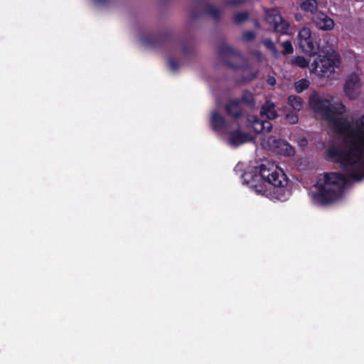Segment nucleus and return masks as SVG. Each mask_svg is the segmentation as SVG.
<instances>
[{
  "mask_svg": "<svg viewBox=\"0 0 364 364\" xmlns=\"http://www.w3.org/2000/svg\"><path fill=\"white\" fill-rule=\"evenodd\" d=\"M249 14L247 11L236 13L233 16V21L236 24L241 23L247 20Z\"/></svg>",
  "mask_w": 364,
  "mask_h": 364,
  "instance_id": "27",
  "label": "nucleus"
},
{
  "mask_svg": "<svg viewBox=\"0 0 364 364\" xmlns=\"http://www.w3.org/2000/svg\"><path fill=\"white\" fill-rule=\"evenodd\" d=\"M309 80L306 78H303L294 82V89L297 93H301L303 91L309 88Z\"/></svg>",
  "mask_w": 364,
  "mask_h": 364,
  "instance_id": "23",
  "label": "nucleus"
},
{
  "mask_svg": "<svg viewBox=\"0 0 364 364\" xmlns=\"http://www.w3.org/2000/svg\"><path fill=\"white\" fill-rule=\"evenodd\" d=\"M218 54L220 60L230 68L238 70L242 68L237 63L242 56L241 53L227 43H221L218 46Z\"/></svg>",
  "mask_w": 364,
  "mask_h": 364,
  "instance_id": "5",
  "label": "nucleus"
},
{
  "mask_svg": "<svg viewBox=\"0 0 364 364\" xmlns=\"http://www.w3.org/2000/svg\"><path fill=\"white\" fill-rule=\"evenodd\" d=\"M340 171L324 173L317 181L313 193L314 203L329 205L341 199L346 187L364 180V161H334Z\"/></svg>",
  "mask_w": 364,
  "mask_h": 364,
  "instance_id": "1",
  "label": "nucleus"
},
{
  "mask_svg": "<svg viewBox=\"0 0 364 364\" xmlns=\"http://www.w3.org/2000/svg\"><path fill=\"white\" fill-rule=\"evenodd\" d=\"M256 38V33L252 31H245L242 33L241 41L245 43L253 41Z\"/></svg>",
  "mask_w": 364,
  "mask_h": 364,
  "instance_id": "28",
  "label": "nucleus"
},
{
  "mask_svg": "<svg viewBox=\"0 0 364 364\" xmlns=\"http://www.w3.org/2000/svg\"><path fill=\"white\" fill-rule=\"evenodd\" d=\"M260 113L262 116H266L269 119H273L277 117L274 105L269 101L262 107Z\"/></svg>",
  "mask_w": 364,
  "mask_h": 364,
  "instance_id": "18",
  "label": "nucleus"
},
{
  "mask_svg": "<svg viewBox=\"0 0 364 364\" xmlns=\"http://www.w3.org/2000/svg\"><path fill=\"white\" fill-rule=\"evenodd\" d=\"M201 15H202V14L200 12V13L193 12L191 14V17H192V18L195 19V18L200 17Z\"/></svg>",
  "mask_w": 364,
  "mask_h": 364,
  "instance_id": "37",
  "label": "nucleus"
},
{
  "mask_svg": "<svg viewBox=\"0 0 364 364\" xmlns=\"http://www.w3.org/2000/svg\"><path fill=\"white\" fill-rule=\"evenodd\" d=\"M312 21L318 29L323 31H331L335 25L333 20L323 12L314 14Z\"/></svg>",
  "mask_w": 364,
  "mask_h": 364,
  "instance_id": "12",
  "label": "nucleus"
},
{
  "mask_svg": "<svg viewBox=\"0 0 364 364\" xmlns=\"http://www.w3.org/2000/svg\"><path fill=\"white\" fill-rule=\"evenodd\" d=\"M95 1L97 4H105L106 0H95Z\"/></svg>",
  "mask_w": 364,
  "mask_h": 364,
  "instance_id": "39",
  "label": "nucleus"
},
{
  "mask_svg": "<svg viewBox=\"0 0 364 364\" xmlns=\"http://www.w3.org/2000/svg\"><path fill=\"white\" fill-rule=\"evenodd\" d=\"M252 127L257 134L269 133L272 129V124L269 120L260 119L257 117L254 119Z\"/></svg>",
  "mask_w": 364,
  "mask_h": 364,
  "instance_id": "16",
  "label": "nucleus"
},
{
  "mask_svg": "<svg viewBox=\"0 0 364 364\" xmlns=\"http://www.w3.org/2000/svg\"><path fill=\"white\" fill-rule=\"evenodd\" d=\"M301 144L302 145H306V144H307V140H306V139H305V138H302V139H301Z\"/></svg>",
  "mask_w": 364,
  "mask_h": 364,
  "instance_id": "38",
  "label": "nucleus"
},
{
  "mask_svg": "<svg viewBox=\"0 0 364 364\" xmlns=\"http://www.w3.org/2000/svg\"><path fill=\"white\" fill-rule=\"evenodd\" d=\"M246 0H224L223 4L225 6H236L237 5L245 3Z\"/></svg>",
  "mask_w": 364,
  "mask_h": 364,
  "instance_id": "33",
  "label": "nucleus"
},
{
  "mask_svg": "<svg viewBox=\"0 0 364 364\" xmlns=\"http://www.w3.org/2000/svg\"><path fill=\"white\" fill-rule=\"evenodd\" d=\"M240 100H241V104L244 103L249 107H252L255 105L254 96L249 90L243 91L242 97Z\"/></svg>",
  "mask_w": 364,
  "mask_h": 364,
  "instance_id": "21",
  "label": "nucleus"
},
{
  "mask_svg": "<svg viewBox=\"0 0 364 364\" xmlns=\"http://www.w3.org/2000/svg\"><path fill=\"white\" fill-rule=\"evenodd\" d=\"M355 159H364V158H362L361 156L357 157Z\"/></svg>",
  "mask_w": 364,
  "mask_h": 364,
  "instance_id": "40",
  "label": "nucleus"
},
{
  "mask_svg": "<svg viewBox=\"0 0 364 364\" xmlns=\"http://www.w3.org/2000/svg\"><path fill=\"white\" fill-rule=\"evenodd\" d=\"M287 118L289 119L291 124H296L299 119L298 116L296 114H292L291 116L290 114H287Z\"/></svg>",
  "mask_w": 364,
  "mask_h": 364,
  "instance_id": "34",
  "label": "nucleus"
},
{
  "mask_svg": "<svg viewBox=\"0 0 364 364\" xmlns=\"http://www.w3.org/2000/svg\"><path fill=\"white\" fill-rule=\"evenodd\" d=\"M362 85L359 75L356 73H350L346 78L344 85V92L350 99H355L359 95V90Z\"/></svg>",
  "mask_w": 364,
  "mask_h": 364,
  "instance_id": "9",
  "label": "nucleus"
},
{
  "mask_svg": "<svg viewBox=\"0 0 364 364\" xmlns=\"http://www.w3.org/2000/svg\"><path fill=\"white\" fill-rule=\"evenodd\" d=\"M267 161V164L255 166L242 174L244 181L257 192L262 191L261 185L255 183L257 181H262L278 188H284L288 184V178L283 169L272 163V161Z\"/></svg>",
  "mask_w": 364,
  "mask_h": 364,
  "instance_id": "2",
  "label": "nucleus"
},
{
  "mask_svg": "<svg viewBox=\"0 0 364 364\" xmlns=\"http://www.w3.org/2000/svg\"><path fill=\"white\" fill-rule=\"evenodd\" d=\"M210 125L215 132H219L227 127V122L222 114L218 111H215L211 114Z\"/></svg>",
  "mask_w": 364,
  "mask_h": 364,
  "instance_id": "17",
  "label": "nucleus"
},
{
  "mask_svg": "<svg viewBox=\"0 0 364 364\" xmlns=\"http://www.w3.org/2000/svg\"><path fill=\"white\" fill-rule=\"evenodd\" d=\"M338 114H333L326 120L333 125L335 132L339 134L346 135L353 139L355 136V128L352 127L347 119L342 117H336Z\"/></svg>",
  "mask_w": 364,
  "mask_h": 364,
  "instance_id": "6",
  "label": "nucleus"
},
{
  "mask_svg": "<svg viewBox=\"0 0 364 364\" xmlns=\"http://www.w3.org/2000/svg\"><path fill=\"white\" fill-rule=\"evenodd\" d=\"M267 82L268 85L273 86L276 84V79L274 77L269 75L267 79Z\"/></svg>",
  "mask_w": 364,
  "mask_h": 364,
  "instance_id": "35",
  "label": "nucleus"
},
{
  "mask_svg": "<svg viewBox=\"0 0 364 364\" xmlns=\"http://www.w3.org/2000/svg\"><path fill=\"white\" fill-rule=\"evenodd\" d=\"M288 104L294 109L299 111L302 109L303 101L301 97L297 95H290L288 97Z\"/></svg>",
  "mask_w": 364,
  "mask_h": 364,
  "instance_id": "20",
  "label": "nucleus"
},
{
  "mask_svg": "<svg viewBox=\"0 0 364 364\" xmlns=\"http://www.w3.org/2000/svg\"><path fill=\"white\" fill-rule=\"evenodd\" d=\"M282 46L284 48V50L282 51V53L284 55L285 54H291L294 51V48L291 44V42L290 41H285L282 43Z\"/></svg>",
  "mask_w": 364,
  "mask_h": 364,
  "instance_id": "31",
  "label": "nucleus"
},
{
  "mask_svg": "<svg viewBox=\"0 0 364 364\" xmlns=\"http://www.w3.org/2000/svg\"><path fill=\"white\" fill-rule=\"evenodd\" d=\"M267 143L274 152L279 155L290 157L295 154L294 148L287 141L283 139H277L274 136H268Z\"/></svg>",
  "mask_w": 364,
  "mask_h": 364,
  "instance_id": "8",
  "label": "nucleus"
},
{
  "mask_svg": "<svg viewBox=\"0 0 364 364\" xmlns=\"http://www.w3.org/2000/svg\"><path fill=\"white\" fill-rule=\"evenodd\" d=\"M311 37L312 36L310 28L307 27H303L298 33L299 44H300L301 41H309Z\"/></svg>",
  "mask_w": 364,
  "mask_h": 364,
  "instance_id": "24",
  "label": "nucleus"
},
{
  "mask_svg": "<svg viewBox=\"0 0 364 364\" xmlns=\"http://www.w3.org/2000/svg\"><path fill=\"white\" fill-rule=\"evenodd\" d=\"M355 136L350 141V147L355 151H361L364 148V115L355 121Z\"/></svg>",
  "mask_w": 364,
  "mask_h": 364,
  "instance_id": "10",
  "label": "nucleus"
},
{
  "mask_svg": "<svg viewBox=\"0 0 364 364\" xmlns=\"http://www.w3.org/2000/svg\"><path fill=\"white\" fill-rule=\"evenodd\" d=\"M291 63L293 65H296L301 68H306L309 66V62L304 56H296L291 60Z\"/></svg>",
  "mask_w": 364,
  "mask_h": 364,
  "instance_id": "25",
  "label": "nucleus"
},
{
  "mask_svg": "<svg viewBox=\"0 0 364 364\" xmlns=\"http://www.w3.org/2000/svg\"><path fill=\"white\" fill-rule=\"evenodd\" d=\"M191 47L186 44L183 45L182 47V51L183 54L188 55L191 53Z\"/></svg>",
  "mask_w": 364,
  "mask_h": 364,
  "instance_id": "36",
  "label": "nucleus"
},
{
  "mask_svg": "<svg viewBox=\"0 0 364 364\" xmlns=\"http://www.w3.org/2000/svg\"><path fill=\"white\" fill-rule=\"evenodd\" d=\"M262 43L266 48L272 51L273 54L276 55L277 53V49L271 38H264L262 41Z\"/></svg>",
  "mask_w": 364,
  "mask_h": 364,
  "instance_id": "29",
  "label": "nucleus"
},
{
  "mask_svg": "<svg viewBox=\"0 0 364 364\" xmlns=\"http://www.w3.org/2000/svg\"><path fill=\"white\" fill-rule=\"evenodd\" d=\"M204 13L212 16L216 21L220 19V10L210 4L205 5Z\"/></svg>",
  "mask_w": 364,
  "mask_h": 364,
  "instance_id": "22",
  "label": "nucleus"
},
{
  "mask_svg": "<svg viewBox=\"0 0 364 364\" xmlns=\"http://www.w3.org/2000/svg\"><path fill=\"white\" fill-rule=\"evenodd\" d=\"M327 155L330 158H335V159H351L348 157H341V151L336 147H330L327 150Z\"/></svg>",
  "mask_w": 364,
  "mask_h": 364,
  "instance_id": "26",
  "label": "nucleus"
},
{
  "mask_svg": "<svg viewBox=\"0 0 364 364\" xmlns=\"http://www.w3.org/2000/svg\"><path fill=\"white\" fill-rule=\"evenodd\" d=\"M309 105L314 112L320 114L326 119L333 114L341 115L346 111V107L342 102L332 105L329 100L321 97L316 92L311 94Z\"/></svg>",
  "mask_w": 364,
  "mask_h": 364,
  "instance_id": "3",
  "label": "nucleus"
},
{
  "mask_svg": "<svg viewBox=\"0 0 364 364\" xmlns=\"http://www.w3.org/2000/svg\"><path fill=\"white\" fill-rule=\"evenodd\" d=\"M252 136L250 134L243 132L240 129L232 131L228 135L229 144L235 147H237L242 144L251 141Z\"/></svg>",
  "mask_w": 364,
  "mask_h": 364,
  "instance_id": "13",
  "label": "nucleus"
},
{
  "mask_svg": "<svg viewBox=\"0 0 364 364\" xmlns=\"http://www.w3.org/2000/svg\"><path fill=\"white\" fill-rule=\"evenodd\" d=\"M173 41V36L169 31H163L159 33L150 34L142 38V42L144 45L158 48L164 47Z\"/></svg>",
  "mask_w": 364,
  "mask_h": 364,
  "instance_id": "7",
  "label": "nucleus"
},
{
  "mask_svg": "<svg viewBox=\"0 0 364 364\" xmlns=\"http://www.w3.org/2000/svg\"><path fill=\"white\" fill-rule=\"evenodd\" d=\"M168 67L171 70L176 71L179 68V64L173 57H170L168 58Z\"/></svg>",
  "mask_w": 364,
  "mask_h": 364,
  "instance_id": "32",
  "label": "nucleus"
},
{
  "mask_svg": "<svg viewBox=\"0 0 364 364\" xmlns=\"http://www.w3.org/2000/svg\"><path fill=\"white\" fill-rule=\"evenodd\" d=\"M267 22L271 25L275 32L281 34H287L289 28V24L286 21L281 15H268L267 16Z\"/></svg>",
  "mask_w": 364,
  "mask_h": 364,
  "instance_id": "11",
  "label": "nucleus"
},
{
  "mask_svg": "<svg viewBox=\"0 0 364 364\" xmlns=\"http://www.w3.org/2000/svg\"><path fill=\"white\" fill-rule=\"evenodd\" d=\"M225 110L228 115L235 119L240 118L243 114V109L240 99H230L225 106Z\"/></svg>",
  "mask_w": 364,
  "mask_h": 364,
  "instance_id": "14",
  "label": "nucleus"
},
{
  "mask_svg": "<svg viewBox=\"0 0 364 364\" xmlns=\"http://www.w3.org/2000/svg\"><path fill=\"white\" fill-rule=\"evenodd\" d=\"M301 9L311 14H316L318 9V2L316 0H305L301 4Z\"/></svg>",
  "mask_w": 364,
  "mask_h": 364,
  "instance_id": "19",
  "label": "nucleus"
},
{
  "mask_svg": "<svg viewBox=\"0 0 364 364\" xmlns=\"http://www.w3.org/2000/svg\"><path fill=\"white\" fill-rule=\"evenodd\" d=\"M294 166L299 171H306L309 168L310 161H294Z\"/></svg>",
  "mask_w": 364,
  "mask_h": 364,
  "instance_id": "30",
  "label": "nucleus"
},
{
  "mask_svg": "<svg viewBox=\"0 0 364 364\" xmlns=\"http://www.w3.org/2000/svg\"><path fill=\"white\" fill-rule=\"evenodd\" d=\"M323 55L318 54L311 63L313 70L318 73L321 76H326L329 73L334 72L336 63V55L333 49L328 50L326 52L321 50Z\"/></svg>",
  "mask_w": 364,
  "mask_h": 364,
  "instance_id": "4",
  "label": "nucleus"
},
{
  "mask_svg": "<svg viewBox=\"0 0 364 364\" xmlns=\"http://www.w3.org/2000/svg\"><path fill=\"white\" fill-rule=\"evenodd\" d=\"M299 45L303 52L309 55H317L321 51L319 44L314 41L313 37L309 41H301Z\"/></svg>",
  "mask_w": 364,
  "mask_h": 364,
  "instance_id": "15",
  "label": "nucleus"
}]
</instances>
